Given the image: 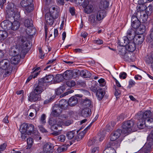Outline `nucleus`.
Masks as SVG:
<instances>
[{"label": "nucleus", "mask_w": 153, "mask_h": 153, "mask_svg": "<svg viewBox=\"0 0 153 153\" xmlns=\"http://www.w3.org/2000/svg\"><path fill=\"white\" fill-rule=\"evenodd\" d=\"M58 104L55 105L53 108L51 114L55 117H57L62 113L63 109Z\"/></svg>", "instance_id": "obj_11"}, {"label": "nucleus", "mask_w": 153, "mask_h": 153, "mask_svg": "<svg viewBox=\"0 0 153 153\" xmlns=\"http://www.w3.org/2000/svg\"><path fill=\"white\" fill-rule=\"evenodd\" d=\"M134 31L131 28H129L127 31L126 33V37L128 38L129 40L133 39L134 37Z\"/></svg>", "instance_id": "obj_28"}, {"label": "nucleus", "mask_w": 153, "mask_h": 153, "mask_svg": "<svg viewBox=\"0 0 153 153\" xmlns=\"http://www.w3.org/2000/svg\"><path fill=\"white\" fill-rule=\"evenodd\" d=\"M88 21L93 25L96 23V19H95V16L94 14H91L89 17Z\"/></svg>", "instance_id": "obj_43"}, {"label": "nucleus", "mask_w": 153, "mask_h": 153, "mask_svg": "<svg viewBox=\"0 0 153 153\" xmlns=\"http://www.w3.org/2000/svg\"><path fill=\"white\" fill-rule=\"evenodd\" d=\"M78 100L77 98L74 96H72L69 98L68 102V105L71 106H73L78 103Z\"/></svg>", "instance_id": "obj_25"}, {"label": "nucleus", "mask_w": 153, "mask_h": 153, "mask_svg": "<svg viewBox=\"0 0 153 153\" xmlns=\"http://www.w3.org/2000/svg\"><path fill=\"white\" fill-rule=\"evenodd\" d=\"M105 149L103 153H116L115 149L113 147H109L105 146Z\"/></svg>", "instance_id": "obj_41"}, {"label": "nucleus", "mask_w": 153, "mask_h": 153, "mask_svg": "<svg viewBox=\"0 0 153 153\" xmlns=\"http://www.w3.org/2000/svg\"><path fill=\"white\" fill-rule=\"evenodd\" d=\"M91 114V109L88 108H85L81 112L82 116L85 117L89 116Z\"/></svg>", "instance_id": "obj_24"}, {"label": "nucleus", "mask_w": 153, "mask_h": 153, "mask_svg": "<svg viewBox=\"0 0 153 153\" xmlns=\"http://www.w3.org/2000/svg\"><path fill=\"white\" fill-rule=\"evenodd\" d=\"M58 139L61 142H64L65 140V137L64 135H61L58 137Z\"/></svg>", "instance_id": "obj_55"}, {"label": "nucleus", "mask_w": 153, "mask_h": 153, "mask_svg": "<svg viewBox=\"0 0 153 153\" xmlns=\"http://www.w3.org/2000/svg\"><path fill=\"white\" fill-rule=\"evenodd\" d=\"M135 84V82L132 79H130L129 82V85L128 87L129 88H131Z\"/></svg>", "instance_id": "obj_62"}, {"label": "nucleus", "mask_w": 153, "mask_h": 153, "mask_svg": "<svg viewBox=\"0 0 153 153\" xmlns=\"http://www.w3.org/2000/svg\"><path fill=\"white\" fill-rule=\"evenodd\" d=\"M134 122L133 120L125 121L122 125V129L121 130L122 133L128 134L134 130Z\"/></svg>", "instance_id": "obj_2"}, {"label": "nucleus", "mask_w": 153, "mask_h": 153, "mask_svg": "<svg viewBox=\"0 0 153 153\" xmlns=\"http://www.w3.org/2000/svg\"><path fill=\"white\" fill-rule=\"evenodd\" d=\"M121 142V141L119 140L114 141H110L106 144V147H113L116 148H118L120 146Z\"/></svg>", "instance_id": "obj_15"}, {"label": "nucleus", "mask_w": 153, "mask_h": 153, "mask_svg": "<svg viewBox=\"0 0 153 153\" xmlns=\"http://www.w3.org/2000/svg\"><path fill=\"white\" fill-rule=\"evenodd\" d=\"M31 45L30 42L27 41L22 42L21 50L20 48H14L11 49L9 51V54L12 56L22 55L25 56L31 48Z\"/></svg>", "instance_id": "obj_1"}, {"label": "nucleus", "mask_w": 153, "mask_h": 153, "mask_svg": "<svg viewBox=\"0 0 153 153\" xmlns=\"http://www.w3.org/2000/svg\"><path fill=\"white\" fill-rule=\"evenodd\" d=\"M109 5V3L106 1H100L99 4L100 8L101 10H104L108 8Z\"/></svg>", "instance_id": "obj_31"}, {"label": "nucleus", "mask_w": 153, "mask_h": 153, "mask_svg": "<svg viewBox=\"0 0 153 153\" xmlns=\"http://www.w3.org/2000/svg\"><path fill=\"white\" fill-rule=\"evenodd\" d=\"M75 84V82L74 80H69L66 82V85L70 87H72L74 86Z\"/></svg>", "instance_id": "obj_48"}, {"label": "nucleus", "mask_w": 153, "mask_h": 153, "mask_svg": "<svg viewBox=\"0 0 153 153\" xmlns=\"http://www.w3.org/2000/svg\"><path fill=\"white\" fill-rule=\"evenodd\" d=\"M80 76L85 78H89L91 75V73L88 71L85 70L79 72Z\"/></svg>", "instance_id": "obj_27"}, {"label": "nucleus", "mask_w": 153, "mask_h": 153, "mask_svg": "<svg viewBox=\"0 0 153 153\" xmlns=\"http://www.w3.org/2000/svg\"><path fill=\"white\" fill-rule=\"evenodd\" d=\"M51 16L53 17L54 19H56L58 18L59 15V12L57 10H55L53 12L51 13Z\"/></svg>", "instance_id": "obj_50"}, {"label": "nucleus", "mask_w": 153, "mask_h": 153, "mask_svg": "<svg viewBox=\"0 0 153 153\" xmlns=\"http://www.w3.org/2000/svg\"><path fill=\"white\" fill-rule=\"evenodd\" d=\"M137 118L138 122L137 123V126L140 129H142L145 127L146 122L144 119L142 120L139 118Z\"/></svg>", "instance_id": "obj_36"}, {"label": "nucleus", "mask_w": 153, "mask_h": 153, "mask_svg": "<svg viewBox=\"0 0 153 153\" xmlns=\"http://www.w3.org/2000/svg\"><path fill=\"white\" fill-rule=\"evenodd\" d=\"M41 98V95L32 91L28 96V100L31 102H37L40 101Z\"/></svg>", "instance_id": "obj_10"}, {"label": "nucleus", "mask_w": 153, "mask_h": 153, "mask_svg": "<svg viewBox=\"0 0 153 153\" xmlns=\"http://www.w3.org/2000/svg\"><path fill=\"white\" fill-rule=\"evenodd\" d=\"M93 43L98 45H100L103 43V41L98 38L97 39L94 40L93 41Z\"/></svg>", "instance_id": "obj_53"}, {"label": "nucleus", "mask_w": 153, "mask_h": 153, "mask_svg": "<svg viewBox=\"0 0 153 153\" xmlns=\"http://www.w3.org/2000/svg\"><path fill=\"white\" fill-rule=\"evenodd\" d=\"M0 67L2 69L5 70L3 76L6 77L10 75L11 73L12 68L10 62L7 59H2L0 62Z\"/></svg>", "instance_id": "obj_3"}, {"label": "nucleus", "mask_w": 153, "mask_h": 153, "mask_svg": "<svg viewBox=\"0 0 153 153\" xmlns=\"http://www.w3.org/2000/svg\"><path fill=\"white\" fill-rule=\"evenodd\" d=\"M64 122L63 120L61 119H60L58 120L57 122V124L58 126L59 127H61L62 126H63Z\"/></svg>", "instance_id": "obj_58"}, {"label": "nucleus", "mask_w": 153, "mask_h": 153, "mask_svg": "<svg viewBox=\"0 0 153 153\" xmlns=\"http://www.w3.org/2000/svg\"><path fill=\"white\" fill-rule=\"evenodd\" d=\"M137 15L138 17L139 16H140L139 18L140 21H142L143 22H145L146 21L148 18V16L146 15V12L138 11L137 13Z\"/></svg>", "instance_id": "obj_18"}, {"label": "nucleus", "mask_w": 153, "mask_h": 153, "mask_svg": "<svg viewBox=\"0 0 153 153\" xmlns=\"http://www.w3.org/2000/svg\"><path fill=\"white\" fill-rule=\"evenodd\" d=\"M39 50L40 54V58L41 59L44 58L45 54L43 53V52L42 50V48H39Z\"/></svg>", "instance_id": "obj_61"}, {"label": "nucleus", "mask_w": 153, "mask_h": 153, "mask_svg": "<svg viewBox=\"0 0 153 153\" xmlns=\"http://www.w3.org/2000/svg\"><path fill=\"white\" fill-rule=\"evenodd\" d=\"M81 105L82 106L87 108L91 105V101L90 99L86 98L81 102Z\"/></svg>", "instance_id": "obj_32"}, {"label": "nucleus", "mask_w": 153, "mask_h": 153, "mask_svg": "<svg viewBox=\"0 0 153 153\" xmlns=\"http://www.w3.org/2000/svg\"><path fill=\"white\" fill-rule=\"evenodd\" d=\"M65 86L63 85L60 87L59 88L56 89L55 92L56 94L59 95L61 94L65 90Z\"/></svg>", "instance_id": "obj_40"}, {"label": "nucleus", "mask_w": 153, "mask_h": 153, "mask_svg": "<svg viewBox=\"0 0 153 153\" xmlns=\"http://www.w3.org/2000/svg\"><path fill=\"white\" fill-rule=\"evenodd\" d=\"M73 74L74 71L72 70H67L64 72L62 76L61 74H58L55 78L56 81L59 82L61 80L62 77L65 79H69L72 78Z\"/></svg>", "instance_id": "obj_6"}, {"label": "nucleus", "mask_w": 153, "mask_h": 153, "mask_svg": "<svg viewBox=\"0 0 153 153\" xmlns=\"http://www.w3.org/2000/svg\"><path fill=\"white\" fill-rule=\"evenodd\" d=\"M61 107L63 108V110H65L67 108L68 105V101L63 99L61 100L59 102V104H58Z\"/></svg>", "instance_id": "obj_33"}, {"label": "nucleus", "mask_w": 153, "mask_h": 153, "mask_svg": "<svg viewBox=\"0 0 153 153\" xmlns=\"http://www.w3.org/2000/svg\"><path fill=\"white\" fill-rule=\"evenodd\" d=\"M33 0H22L21 2V4L22 7L25 8L27 12H30L33 9Z\"/></svg>", "instance_id": "obj_7"}, {"label": "nucleus", "mask_w": 153, "mask_h": 153, "mask_svg": "<svg viewBox=\"0 0 153 153\" xmlns=\"http://www.w3.org/2000/svg\"><path fill=\"white\" fill-rule=\"evenodd\" d=\"M53 151V147L51 143H48L44 145L43 149V153H52Z\"/></svg>", "instance_id": "obj_14"}, {"label": "nucleus", "mask_w": 153, "mask_h": 153, "mask_svg": "<svg viewBox=\"0 0 153 153\" xmlns=\"http://www.w3.org/2000/svg\"><path fill=\"white\" fill-rule=\"evenodd\" d=\"M137 29L138 33L142 35L146 30V27L144 25L140 24Z\"/></svg>", "instance_id": "obj_44"}, {"label": "nucleus", "mask_w": 153, "mask_h": 153, "mask_svg": "<svg viewBox=\"0 0 153 153\" xmlns=\"http://www.w3.org/2000/svg\"><path fill=\"white\" fill-rule=\"evenodd\" d=\"M106 16V12L105 10H101L97 12L96 19L100 21L102 19Z\"/></svg>", "instance_id": "obj_21"}, {"label": "nucleus", "mask_w": 153, "mask_h": 153, "mask_svg": "<svg viewBox=\"0 0 153 153\" xmlns=\"http://www.w3.org/2000/svg\"><path fill=\"white\" fill-rule=\"evenodd\" d=\"M145 121L146 122V123H148L149 124H152L153 125V118H152L150 117L145 120Z\"/></svg>", "instance_id": "obj_60"}, {"label": "nucleus", "mask_w": 153, "mask_h": 153, "mask_svg": "<svg viewBox=\"0 0 153 153\" xmlns=\"http://www.w3.org/2000/svg\"><path fill=\"white\" fill-rule=\"evenodd\" d=\"M150 39L149 40V42L151 43V45H153V27L150 30Z\"/></svg>", "instance_id": "obj_51"}, {"label": "nucleus", "mask_w": 153, "mask_h": 153, "mask_svg": "<svg viewBox=\"0 0 153 153\" xmlns=\"http://www.w3.org/2000/svg\"><path fill=\"white\" fill-rule=\"evenodd\" d=\"M127 76V74L125 72H122L120 73L119 75V77L120 78L123 79H125Z\"/></svg>", "instance_id": "obj_57"}, {"label": "nucleus", "mask_w": 153, "mask_h": 153, "mask_svg": "<svg viewBox=\"0 0 153 153\" xmlns=\"http://www.w3.org/2000/svg\"><path fill=\"white\" fill-rule=\"evenodd\" d=\"M54 76L52 74H50L46 76L44 78L40 79L42 80V82L43 84L45 85L46 86V83H48L54 79Z\"/></svg>", "instance_id": "obj_17"}, {"label": "nucleus", "mask_w": 153, "mask_h": 153, "mask_svg": "<svg viewBox=\"0 0 153 153\" xmlns=\"http://www.w3.org/2000/svg\"><path fill=\"white\" fill-rule=\"evenodd\" d=\"M27 146L26 149H30L32 147L33 143V139L31 137L28 138L27 139Z\"/></svg>", "instance_id": "obj_46"}, {"label": "nucleus", "mask_w": 153, "mask_h": 153, "mask_svg": "<svg viewBox=\"0 0 153 153\" xmlns=\"http://www.w3.org/2000/svg\"><path fill=\"white\" fill-rule=\"evenodd\" d=\"M7 144L4 143L0 145V153H2L6 149Z\"/></svg>", "instance_id": "obj_52"}, {"label": "nucleus", "mask_w": 153, "mask_h": 153, "mask_svg": "<svg viewBox=\"0 0 153 153\" xmlns=\"http://www.w3.org/2000/svg\"><path fill=\"white\" fill-rule=\"evenodd\" d=\"M131 56V53L130 52L126 51V52L122 57V58H123L125 61L131 62L132 61Z\"/></svg>", "instance_id": "obj_35"}, {"label": "nucleus", "mask_w": 153, "mask_h": 153, "mask_svg": "<svg viewBox=\"0 0 153 153\" xmlns=\"http://www.w3.org/2000/svg\"><path fill=\"white\" fill-rule=\"evenodd\" d=\"M22 129L20 130L21 133H26L28 135L31 134L34 132V126L31 124L24 123L21 126Z\"/></svg>", "instance_id": "obj_4"}, {"label": "nucleus", "mask_w": 153, "mask_h": 153, "mask_svg": "<svg viewBox=\"0 0 153 153\" xmlns=\"http://www.w3.org/2000/svg\"><path fill=\"white\" fill-rule=\"evenodd\" d=\"M75 134V131H72L67 132L66 134V135L68 139L71 140L74 137Z\"/></svg>", "instance_id": "obj_45"}, {"label": "nucleus", "mask_w": 153, "mask_h": 153, "mask_svg": "<svg viewBox=\"0 0 153 153\" xmlns=\"http://www.w3.org/2000/svg\"><path fill=\"white\" fill-rule=\"evenodd\" d=\"M6 12L7 15L13 17L15 20H16V21H18L19 19L20 16L19 13L17 11L14 10V9L10 8H7Z\"/></svg>", "instance_id": "obj_9"}, {"label": "nucleus", "mask_w": 153, "mask_h": 153, "mask_svg": "<svg viewBox=\"0 0 153 153\" xmlns=\"http://www.w3.org/2000/svg\"><path fill=\"white\" fill-rule=\"evenodd\" d=\"M136 44L133 41H131L128 42L125 47L128 51L132 52L134 51L136 48Z\"/></svg>", "instance_id": "obj_19"}, {"label": "nucleus", "mask_w": 153, "mask_h": 153, "mask_svg": "<svg viewBox=\"0 0 153 153\" xmlns=\"http://www.w3.org/2000/svg\"><path fill=\"white\" fill-rule=\"evenodd\" d=\"M97 138H94L90 140L88 142V146H91L94 144Z\"/></svg>", "instance_id": "obj_54"}, {"label": "nucleus", "mask_w": 153, "mask_h": 153, "mask_svg": "<svg viewBox=\"0 0 153 153\" xmlns=\"http://www.w3.org/2000/svg\"><path fill=\"white\" fill-rule=\"evenodd\" d=\"M54 18L50 13H47L45 14V19L47 24L52 25L53 23Z\"/></svg>", "instance_id": "obj_20"}, {"label": "nucleus", "mask_w": 153, "mask_h": 153, "mask_svg": "<svg viewBox=\"0 0 153 153\" xmlns=\"http://www.w3.org/2000/svg\"><path fill=\"white\" fill-rule=\"evenodd\" d=\"M113 88L115 89L114 95L117 98V97L120 94L121 91L119 89L117 88L115 85L113 86Z\"/></svg>", "instance_id": "obj_49"}, {"label": "nucleus", "mask_w": 153, "mask_h": 153, "mask_svg": "<svg viewBox=\"0 0 153 153\" xmlns=\"http://www.w3.org/2000/svg\"><path fill=\"white\" fill-rule=\"evenodd\" d=\"M46 115L45 114H42L40 120L42 123H46L45 120Z\"/></svg>", "instance_id": "obj_59"}, {"label": "nucleus", "mask_w": 153, "mask_h": 153, "mask_svg": "<svg viewBox=\"0 0 153 153\" xmlns=\"http://www.w3.org/2000/svg\"><path fill=\"white\" fill-rule=\"evenodd\" d=\"M79 3L84 8V12L87 14H90L93 11V6L89 3L88 0H79Z\"/></svg>", "instance_id": "obj_5"}, {"label": "nucleus", "mask_w": 153, "mask_h": 153, "mask_svg": "<svg viewBox=\"0 0 153 153\" xmlns=\"http://www.w3.org/2000/svg\"><path fill=\"white\" fill-rule=\"evenodd\" d=\"M91 124L92 123H91L89 126L85 128L83 131H81L78 134V137L79 139L81 140L84 137L85 134L87 132V130L90 128V127L91 126Z\"/></svg>", "instance_id": "obj_37"}, {"label": "nucleus", "mask_w": 153, "mask_h": 153, "mask_svg": "<svg viewBox=\"0 0 153 153\" xmlns=\"http://www.w3.org/2000/svg\"><path fill=\"white\" fill-rule=\"evenodd\" d=\"M20 26L19 23L17 21H14L12 23L10 27V29L13 30H16L18 29Z\"/></svg>", "instance_id": "obj_39"}, {"label": "nucleus", "mask_w": 153, "mask_h": 153, "mask_svg": "<svg viewBox=\"0 0 153 153\" xmlns=\"http://www.w3.org/2000/svg\"><path fill=\"white\" fill-rule=\"evenodd\" d=\"M22 55L12 56L13 57L11 59V61L12 64L16 65L17 64L19 61V59Z\"/></svg>", "instance_id": "obj_38"}, {"label": "nucleus", "mask_w": 153, "mask_h": 153, "mask_svg": "<svg viewBox=\"0 0 153 153\" xmlns=\"http://www.w3.org/2000/svg\"><path fill=\"white\" fill-rule=\"evenodd\" d=\"M99 149L98 147H95L92 149L91 153H98Z\"/></svg>", "instance_id": "obj_63"}, {"label": "nucleus", "mask_w": 153, "mask_h": 153, "mask_svg": "<svg viewBox=\"0 0 153 153\" xmlns=\"http://www.w3.org/2000/svg\"><path fill=\"white\" fill-rule=\"evenodd\" d=\"M122 133L120 129H118L111 134V138L110 141H114L117 139Z\"/></svg>", "instance_id": "obj_16"}, {"label": "nucleus", "mask_w": 153, "mask_h": 153, "mask_svg": "<svg viewBox=\"0 0 153 153\" xmlns=\"http://www.w3.org/2000/svg\"><path fill=\"white\" fill-rule=\"evenodd\" d=\"M130 40L127 37L124 36L119 42V47H126Z\"/></svg>", "instance_id": "obj_30"}, {"label": "nucleus", "mask_w": 153, "mask_h": 153, "mask_svg": "<svg viewBox=\"0 0 153 153\" xmlns=\"http://www.w3.org/2000/svg\"><path fill=\"white\" fill-rule=\"evenodd\" d=\"M1 25L2 27L4 29H7V30L10 29V27L12 25V22L8 20H6L3 21L1 22Z\"/></svg>", "instance_id": "obj_23"}, {"label": "nucleus", "mask_w": 153, "mask_h": 153, "mask_svg": "<svg viewBox=\"0 0 153 153\" xmlns=\"http://www.w3.org/2000/svg\"><path fill=\"white\" fill-rule=\"evenodd\" d=\"M126 50L125 47H123L121 48H120L118 53L121 56V57L124 55L126 51Z\"/></svg>", "instance_id": "obj_47"}, {"label": "nucleus", "mask_w": 153, "mask_h": 153, "mask_svg": "<svg viewBox=\"0 0 153 153\" xmlns=\"http://www.w3.org/2000/svg\"><path fill=\"white\" fill-rule=\"evenodd\" d=\"M147 139L148 140H153V130L148 136Z\"/></svg>", "instance_id": "obj_64"}, {"label": "nucleus", "mask_w": 153, "mask_h": 153, "mask_svg": "<svg viewBox=\"0 0 153 153\" xmlns=\"http://www.w3.org/2000/svg\"><path fill=\"white\" fill-rule=\"evenodd\" d=\"M100 84V86H104L105 85V80L104 79L101 78L98 80Z\"/></svg>", "instance_id": "obj_56"}, {"label": "nucleus", "mask_w": 153, "mask_h": 153, "mask_svg": "<svg viewBox=\"0 0 153 153\" xmlns=\"http://www.w3.org/2000/svg\"><path fill=\"white\" fill-rule=\"evenodd\" d=\"M26 32L28 35L33 36L35 34L36 30L35 28L32 27H28L26 30Z\"/></svg>", "instance_id": "obj_34"}, {"label": "nucleus", "mask_w": 153, "mask_h": 153, "mask_svg": "<svg viewBox=\"0 0 153 153\" xmlns=\"http://www.w3.org/2000/svg\"><path fill=\"white\" fill-rule=\"evenodd\" d=\"M134 41L136 42L137 45L141 44L144 41V36L142 35L141 36H136L133 38Z\"/></svg>", "instance_id": "obj_26"}, {"label": "nucleus", "mask_w": 153, "mask_h": 153, "mask_svg": "<svg viewBox=\"0 0 153 153\" xmlns=\"http://www.w3.org/2000/svg\"><path fill=\"white\" fill-rule=\"evenodd\" d=\"M137 115L138 116L137 118L146 120L151 117L152 113L150 111H147L144 113L141 111L138 113Z\"/></svg>", "instance_id": "obj_12"}, {"label": "nucleus", "mask_w": 153, "mask_h": 153, "mask_svg": "<svg viewBox=\"0 0 153 153\" xmlns=\"http://www.w3.org/2000/svg\"><path fill=\"white\" fill-rule=\"evenodd\" d=\"M105 94V90L102 88H99L97 90L96 95L99 100H101Z\"/></svg>", "instance_id": "obj_22"}, {"label": "nucleus", "mask_w": 153, "mask_h": 153, "mask_svg": "<svg viewBox=\"0 0 153 153\" xmlns=\"http://www.w3.org/2000/svg\"><path fill=\"white\" fill-rule=\"evenodd\" d=\"M22 20L24 22V25L25 27H27V28L33 27V23L32 19L23 18L22 19Z\"/></svg>", "instance_id": "obj_29"}, {"label": "nucleus", "mask_w": 153, "mask_h": 153, "mask_svg": "<svg viewBox=\"0 0 153 153\" xmlns=\"http://www.w3.org/2000/svg\"><path fill=\"white\" fill-rule=\"evenodd\" d=\"M42 80L39 79L38 83L34 85V88L33 91L41 95L42 92L46 89V86L42 83Z\"/></svg>", "instance_id": "obj_8"}, {"label": "nucleus", "mask_w": 153, "mask_h": 153, "mask_svg": "<svg viewBox=\"0 0 153 153\" xmlns=\"http://www.w3.org/2000/svg\"><path fill=\"white\" fill-rule=\"evenodd\" d=\"M7 33L4 30H0V41L4 40L7 36Z\"/></svg>", "instance_id": "obj_42"}, {"label": "nucleus", "mask_w": 153, "mask_h": 153, "mask_svg": "<svg viewBox=\"0 0 153 153\" xmlns=\"http://www.w3.org/2000/svg\"><path fill=\"white\" fill-rule=\"evenodd\" d=\"M140 24V22L137 16H133L131 19V26L134 29H137Z\"/></svg>", "instance_id": "obj_13"}]
</instances>
